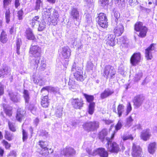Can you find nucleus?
I'll return each instance as SVG.
<instances>
[{
  "label": "nucleus",
  "instance_id": "64",
  "mask_svg": "<svg viewBox=\"0 0 157 157\" xmlns=\"http://www.w3.org/2000/svg\"><path fill=\"white\" fill-rule=\"evenodd\" d=\"M86 20L88 23H90L91 21V17L90 14H87L86 16Z\"/></svg>",
  "mask_w": 157,
  "mask_h": 157
},
{
  "label": "nucleus",
  "instance_id": "51",
  "mask_svg": "<svg viewBox=\"0 0 157 157\" xmlns=\"http://www.w3.org/2000/svg\"><path fill=\"white\" fill-rule=\"evenodd\" d=\"M99 3L102 7H104L108 5L109 0H100Z\"/></svg>",
  "mask_w": 157,
  "mask_h": 157
},
{
  "label": "nucleus",
  "instance_id": "21",
  "mask_svg": "<svg viewBox=\"0 0 157 157\" xmlns=\"http://www.w3.org/2000/svg\"><path fill=\"white\" fill-rule=\"evenodd\" d=\"M115 36L113 34H108L106 40V44L111 46H114L115 43Z\"/></svg>",
  "mask_w": 157,
  "mask_h": 157
},
{
  "label": "nucleus",
  "instance_id": "19",
  "mask_svg": "<svg viewBox=\"0 0 157 157\" xmlns=\"http://www.w3.org/2000/svg\"><path fill=\"white\" fill-rule=\"evenodd\" d=\"M124 106L123 104H119L117 108V111H116L115 104L113 105V111L117 114L119 117L121 116L122 113L124 111Z\"/></svg>",
  "mask_w": 157,
  "mask_h": 157
},
{
  "label": "nucleus",
  "instance_id": "58",
  "mask_svg": "<svg viewBox=\"0 0 157 157\" xmlns=\"http://www.w3.org/2000/svg\"><path fill=\"white\" fill-rule=\"evenodd\" d=\"M11 2V0H4L3 7L4 8L6 9L7 6L10 4Z\"/></svg>",
  "mask_w": 157,
  "mask_h": 157
},
{
  "label": "nucleus",
  "instance_id": "12",
  "mask_svg": "<svg viewBox=\"0 0 157 157\" xmlns=\"http://www.w3.org/2000/svg\"><path fill=\"white\" fill-rule=\"evenodd\" d=\"M45 90H47L48 92H52L56 95H60L59 88L57 87L51 86H46L43 87L41 90L42 92Z\"/></svg>",
  "mask_w": 157,
  "mask_h": 157
},
{
  "label": "nucleus",
  "instance_id": "32",
  "mask_svg": "<svg viewBox=\"0 0 157 157\" xmlns=\"http://www.w3.org/2000/svg\"><path fill=\"white\" fill-rule=\"evenodd\" d=\"M132 114L126 119L125 126L129 128L130 127L132 124V122L134 121L132 117Z\"/></svg>",
  "mask_w": 157,
  "mask_h": 157
},
{
  "label": "nucleus",
  "instance_id": "23",
  "mask_svg": "<svg viewBox=\"0 0 157 157\" xmlns=\"http://www.w3.org/2000/svg\"><path fill=\"white\" fill-rule=\"evenodd\" d=\"M151 136L149 129H146L142 132L141 134V138L144 141L148 140Z\"/></svg>",
  "mask_w": 157,
  "mask_h": 157
},
{
  "label": "nucleus",
  "instance_id": "2",
  "mask_svg": "<svg viewBox=\"0 0 157 157\" xmlns=\"http://www.w3.org/2000/svg\"><path fill=\"white\" fill-rule=\"evenodd\" d=\"M114 133L112 134L111 137H106V140L107 141L106 144V147L108 150L110 152L114 153H117L120 150L119 146L116 142H112V139L114 137Z\"/></svg>",
  "mask_w": 157,
  "mask_h": 157
},
{
  "label": "nucleus",
  "instance_id": "38",
  "mask_svg": "<svg viewBox=\"0 0 157 157\" xmlns=\"http://www.w3.org/2000/svg\"><path fill=\"white\" fill-rule=\"evenodd\" d=\"M10 13L9 9L7 10L6 9L5 13V17L6 22L7 24H8L10 21Z\"/></svg>",
  "mask_w": 157,
  "mask_h": 157
},
{
  "label": "nucleus",
  "instance_id": "1",
  "mask_svg": "<svg viewBox=\"0 0 157 157\" xmlns=\"http://www.w3.org/2000/svg\"><path fill=\"white\" fill-rule=\"evenodd\" d=\"M41 52V48L38 46H33L30 48V53L35 57L30 62L31 66L34 69H37L38 67V63L40 59V56Z\"/></svg>",
  "mask_w": 157,
  "mask_h": 157
},
{
  "label": "nucleus",
  "instance_id": "57",
  "mask_svg": "<svg viewBox=\"0 0 157 157\" xmlns=\"http://www.w3.org/2000/svg\"><path fill=\"white\" fill-rule=\"evenodd\" d=\"M124 2V0H114V3L117 6H119Z\"/></svg>",
  "mask_w": 157,
  "mask_h": 157
},
{
  "label": "nucleus",
  "instance_id": "35",
  "mask_svg": "<svg viewBox=\"0 0 157 157\" xmlns=\"http://www.w3.org/2000/svg\"><path fill=\"white\" fill-rule=\"evenodd\" d=\"M40 18L38 16L34 17L31 21L30 24L33 27H34L35 25L39 24L40 23Z\"/></svg>",
  "mask_w": 157,
  "mask_h": 157
},
{
  "label": "nucleus",
  "instance_id": "16",
  "mask_svg": "<svg viewBox=\"0 0 157 157\" xmlns=\"http://www.w3.org/2000/svg\"><path fill=\"white\" fill-rule=\"evenodd\" d=\"M64 155L66 156H70L75 154L76 152L74 149L71 147H67L63 150Z\"/></svg>",
  "mask_w": 157,
  "mask_h": 157
},
{
  "label": "nucleus",
  "instance_id": "8",
  "mask_svg": "<svg viewBox=\"0 0 157 157\" xmlns=\"http://www.w3.org/2000/svg\"><path fill=\"white\" fill-rule=\"evenodd\" d=\"M23 97L24 99L25 102L26 104V106L31 111L36 110V108L33 105H30L29 106V103L30 100V93L28 90H24L23 92Z\"/></svg>",
  "mask_w": 157,
  "mask_h": 157
},
{
  "label": "nucleus",
  "instance_id": "31",
  "mask_svg": "<svg viewBox=\"0 0 157 157\" xmlns=\"http://www.w3.org/2000/svg\"><path fill=\"white\" fill-rule=\"evenodd\" d=\"M10 72V68L6 66H4L2 69L0 70V77L4 76L8 74Z\"/></svg>",
  "mask_w": 157,
  "mask_h": 157
},
{
  "label": "nucleus",
  "instance_id": "29",
  "mask_svg": "<svg viewBox=\"0 0 157 157\" xmlns=\"http://www.w3.org/2000/svg\"><path fill=\"white\" fill-rule=\"evenodd\" d=\"M2 106L6 114L9 116H10L12 114V107L5 104H3Z\"/></svg>",
  "mask_w": 157,
  "mask_h": 157
},
{
  "label": "nucleus",
  "instance_id": "63",
  "mask_svg": "<svg viewBox=\"0 0 157 157\" xmlns=\"http://www.w3.org/2000/svg\"><path fill=\"white\" fill-rule=\"evenodd\" d=\"M87 67L89 70H92L93 68L94 65L92 62H88L87 63Z\"/></svg>",
  "mask_w": 157,
  "mask_h": 157
},
{
  "label": "nucleus",
  "instance_id": "30",
  "mask_svg": "<svg viewBox=\"0 0 157 157\" xmlns=\"http://www.w3.org/2000/svg\"><path fill=\"white\" fill-rule=\"evenodd\" d=\"M70 14L74 19H77L79 17V12L78 9L76 8H73L72 9Z\"/></svg>",
  "mask_w": 157,
  "mask_h": 157
},
{
  "label": "nucleus",
  "instance_id": "26",
  "mask_svg": "<svg viewBox=\"0 0 157 157\" xmlns=\"http://www.w3.org/2000/svg\"><path fill=\"white\" fill-rule=\"evenodd\" d=\"M114 92L113 90H110L109 89H105L104 92L101 94V97L104 99L112 95Z\"/></svg>",
  "mask_w": 157,
  "mask_h": 157
},
{
  "label": "nucleus",
  "instance_id": "13",
  "mask_svg": "<svg viewBox=\"0 0 157 157\" xmlns=\"http://www.w3.org/2000/svg\"><path fill=\"white\" fill-rule=\"evenodd\" d=\"M140 53H135L131 58V63L132 65L136 66L140 62Z\"/></svg>",
  "mask_w": 157,
  "mask_h": 157
},
{
  "label": "nucleus",
  "instance_id": "5",
  "mask_svg": "<svg viewBox=\"0 0 157 157\" xmlns=\"http://www.w3.org/2000/svg\"><path fill=\"white\" fill-rule=\"evenodd\" d=\"M116 73L114 68L110 65H106L104 67L103 72L102 73V75L107 79L110 75L111 78L113 77Z\"/></svg>",
  "mask_w": 157,
  "mask_h": 157
},
{
  "label": "nucleus",
  "instance_id": "34",
  "mask_svg": "<svg viewBox=\"0 0 157 157\" xmlns=\"http://www.w3.org/2000/svg\"><path fill=\"white\" fill-rule=\"evenodd\" d=\"M26 33L27 38L28 39L33 40L34 39V36L32 30L30 28L27 29L26 31Z\"/></svg>",
  "mask_w": 157,
  "mask_h": 157
},
{
  "label": "nucleus",
  "instance_id": "25",
  "mask_svg": "<svg viewBox=\"0 0 157 157\" xmlns=\"http://www.w3.org/2000/svg\"><path fill=\"white\" fill-rule=\"evenodd\" d=\"M53 9L52 8L47 9H43L42 11V14L44 18H49L50 17L51 12L52 11Z\"/></svg>",
  "mask_w": 157,
  "mask_h": 157
},
{
  "label": "nucleus",
  "instance_id": "42",
  "mask_svg": "<svg viewBox=\"0 0 157 157\" xmlns=\"http://www.w3.org/2000/svg\"><path fill=\"white\" fill-rule=\"evenodd\" d=\"M39 63V69L40 71H43L45 69L46 67V64L44 60H41L40 62L39 61V63Z\"/></svg>",
  "mask_w": 157,
  "mask_h": 157
},
{
  "label": "nucleus",
  "instance_id": "62",
  "mask_svg": "<svg viewBox=\"0 0 157 157\" xmlns=\"http://www.w3.org/2000/svg\"><path fill=\"white\" fill-rule=\"evenodd\" d=\"M128 4L131 6H134L137 2L136 0H128Z\"/></svg>",
  "mask_w": 157,
  "mask_h": 157
},
{
  "label": "nucleus",
  "instance_id": "53",
  "mask_svg": "<svg viewBox=\"0 0 157 157\" xmlns=\"http://www.w3.org/2000/svg\"><path fill=\"white\" fill-rule=\"evenodd\" d=\"M132 109L131 105L129 102H128L127 105V110L126 115H127L131 111Z\"/></svg>",
  "mask_w": 157,
  "mask_h": 157
},
{
  "label": "nucleus",
  "instance_id": "48",
  "mask_svg": "<svg viewBox=\"0 0 157 157\" xmlns=\"http://www.w3.org/2000/svg\"><path fill=\"white\" fill-rule=\"evenodd\" d=\"M5 138L7 140L10 141L12 140V135L10 134V132L8 131H5Z\"/></svg>",
  "mask_w": 157,
  "mask_h": 157
},
{
  "label": "nucleus",
  "instance_id": "55",
  "mask_svg": "<svg viewBox=\"0 0 157 157\" xmlns=\"http://www.w3.org/2000/svg\"><path fill=\"white\" fill-rule=\"evenodd\" d=\"M24 13L22 9L19 11L17 13V17L18 19L19 20H22L23 19V15Z\"/></svg>",
  "mask_w": 157,
  "mask_h": 157
},
{
  "label": "nucleus",
  "instance_id": "15",
  "mask_svg": "<svg viewBox=\"0 0 157 157\" xmlns=\"http://www.w3.org/2000/svg\"><path fill=\"white\" fill-rule=\"evenodd\" d=\"M53 13L51 17L50 18L51 21L54 25H56L58 22L59 14L57 11L55 9H53Z\"/></svg>",
  "mask_w": 157,
  "mask_h": 157
},
{
  "label": "nucleus",
  "instance_id": "44",
  "mask_svg": "<svg viewBox=\"0 0 157 157\" xmlns=\"http://www.w3.org/2000/svg\"><path fill=\"white\" fill-rule=\"evenodd\" d=\"M84 95L86 98L87 101L89 102H91L94 99V97L92 95H89L86 94H84Z\"/></svg>",
  "mask_w": 157,
  "mask_h": 157
},
{
  "label": "nucleus",
  "instance_id": "33",
  "mask_svg": "<svg viewBox=\"0 0 157 157\" xmlns=\"http://www.w3.org/2000/svg\"><path fill=\"white\" fill-rule=\"evenodd\" d=\"M48 97L47 96H44L41 99V105L44 107H47L48 105Z\"/></svg>",
  "mask_w": 157,
  "mask_h": 157
},
{
  "label": "nucleus",
  "instance_id": "18",
  "mask_svg": "<svg viewBox=\"0 0 157 157\" xmlns=\"http://www.w3.org/2000/svg\"><path fill=\"white\" fill-rule=\"evenodd\" d=\"M71 52L70 49L67 47H64L62 48V55L65 59H68L69 57L71 55Z\"/></svg>",
  "mask_w": 157,
  "mask_h": 157
},
{
  "label": "nucleus",
  "instance_id": "20",
  "mask_svg": "<svg viewBox=\"0 0 157 157\" xmlns=\"http://www.w3.org/2000/svg\"><path fill=\"white\" fill-rule=\"evenodd\" d=\"M154 49L153 44H151L145 50V57L147 59H151L152 58V51Z\"/></svg>",
  "mask_w": 157,
  "mask_h": 157
},
{
  "label": "nucleus",
  "instance_id": "9",
  "mask_svg": "<svg viewBox=\"0 0 157 157\" xmlns=\"http://www.w3.org/2000/svg\"><path fill=\"white\" fill-rule=\"evenodd\" d=\"M86 151L89 155H99L101 157H107L108 156V153L105 150L104 148H99L96 150L94 153H92L91 150L86 149Z\"/></svg>",
  "mask_w": 157,
  "mask_h": 157
},
{
  "label": "nucleus",
  "instance_id": "54",
  "mask_svg": "<svg viewBox=\"0 0 157 157\" xmlns=\"http://www.w3.org/2000/svg\"><path fill=\"white\" fill-rule=\"evenodd\" d=\"M28 139L27 132L24 129H22V140L23 141L26 140Z\"/></svg>",
  "mask_w": 157,
  "mask_h": 157
},
{
  "label": "nucleus",
  "instance_id": "60",
  "mask_svg": "<svg viewBox=\"0 0 157 157\" xmlns=\"http://www.w3.org/2000/svg\"><path fill=\"white\" fill-rule=\"evenodd\" d=\"M8 124L9 128L13 132H14L16 131L15 128L14 127V124H13L9 122Z\"/></svg>",
  "mask_w": 157,
  "mask_h": 157
},
{
  "label": "nucleus",
  "instance_id": "10",
  "mask_svg": "<svg viewBox=\"0 0 157 157\" xmlns=\"http://www.w3.org/2000/svg\"><path fill=\"white\" fill-rule=\"evenodd\" d=\"M132 155L133 157H140L142 155V149L139 145L133 144Z\"/></svg>",
  "mask_w": 157,
  "mask_h": 157
},
{
  "label": "nucleus",
  "instance_id": "59",
  "mask_svg": "<svg viewBox=\"0 0 157 157\" xmlns=\"http://www.w3.org/2000/svg\"><path fill=\"white\" fill-rule=\"evenodd\" d=\"M42 2L41 0H36V9L38 10L40 9Z\"/></svg>",
  "mask_w": 157,
  "mask_h": 157
},
{
  "label": "nucleus",
  "instance_id": "3",
  "mask_svg": "<svg viewBox=\"0 0 157 157\" xmlns=\"http://www.w3.org/2000/svg\"><path fill=\"white\" fill-rule=\"evenodd\" d=\"M71 71L73 72L75 78L78 81H82L86 78L85 75L83 74L81 68L77 67L75 64L73 65Z\"/></svg>",
  "mask_w": 157,
  "mask_h": 157
},
{
  "label": "nucleus",
  "instance_id": "50",
  "mask_svg": "<svg viewBox=\"0 0 157 157\" xmlns=\"http://www.w3.org/2000/svg\"><path fill=\"white\" fill-rule=\"evenodd\" d=\"M21 44V39H18L17 40V41L16 42V51L18 55H19L20 54V52H19V50L20 49V46Z\"/></svg>",
  "mask_w": 157,
  "mask_h": 157
},
{
  "label": "nucleus",
  "instance_id": "7",
  "mask_svg": "<svg viewBox=\"0 0 157 157\" xmlns=\"http://www.w3.org/2000/svg\"><path fill=\"white\" fill-rule=\"evenodd\" d=\"M97 22L99 25L103 28L107 27V19L105 14L100 13L97 18Z\"/></svg>",
  "mask_w": 157,
  "mask_h": 157
},
{
  "label": "nucleus",
  "instance_id": "46",
  "mask_svg": "<svg viewBox=\"0 0 157 157\" xmlns=\"http://www.w3.org/2000/svg\"><path fill=\"white\" fill-rule=\"evenodd\" d=\"M122 138L123 140L125 141L128 139H130L132 140L133 138L131 135H127L126 134H124L121 137Z\"/></svg>",
  "mask_w": 157,
  "mask_h": 157
},
{
  "label": "nucleus",
  "instance_id": "4",
  "mask_svg": "<svg viewBox=\"0 0 157 157\" xmlns=\"http://www.w3.org/2000/svg\"><path fill=\"white\" fill-rule=\"evenodd\" d=\"M135 29L136 31L139 32V34H138L139 36L143 38L146 36L147 29L143 25L142 22H137L135 25Z\"/></svg>",
  "mask_w": 157,
  "mask_h": 157
},
{
  "label": "nucleus",
  "instance_id": "49",
  "mask_svg": "<svg viewBox=\"0 0 157 157\" xmlns=\"http://www.w3.org/2000/svg\"><path fill=\"white\" fill-rule=\"evenodd\" d=\"M49 153L48 151V149L47 147L46 149H42L41 151H40V153L41 155L44 156L48 155Z\"/></svg>",
  "mask_w": 157,
  "mask_h": 157
},
{
  "label": "nucleus",
  "instance_id": "61",
  "mask_svg": "<svg viewBox=\"0 0 157 157\" xmlns=\"http://www.w3.org/2000/svg\"><path fill=\"white\" fill-rule=\"evenodd\" d=\"M17 153L16 151L13 150L11 151L10 153L7 155V156H12V157H16Z\"/></svg>",
  "mask_w": 157,
  "mask_h": 157
},
{
  "label": "nucleus",
  "instance_id": "45",
  "mask_svg": "<svg viewBox=\"0 0 157 157\" xmlns=\"http://www.w3.org/2000/svg\"><path fill=\"white\" fill-rule=\"evenodd\" d=\"M143 75L141 71H139L136 73L134 76V80L136 81L140 80Z\"/></svg>",
  "mask_w": 157,
  "mask_h": 157
},
{
  "label": "nucleus",
  "instance_id": "24",
  "mask_svg": "<svg viewBox=\"0 0 157 157\" xmlns=\"http://www.w3.org/2000/svg\"><path fill=\"white\" fill-rule=\"evenodd\" d=\"M25 113V112L21 109H18L16 116L17 120L21 122L24 117Z\"/></svg>",
  "mask_w": 157,
  "mask_h": 157
},
{
  "label": "nucleus",
  "instance_id": "17",
  "mask_svg": "<svg viewBox=\"0 0 157 157\" xmlns=\"http://www.w3.org/2000/svg\"><path fill=\"white\" fill-rule=\"evenodd\" d=\"M124 30V28L123 25L120 24L114 28L113 30V32L116 36H119L122 34Z\"/></svg>",
  "mask_w": 157,
  "mask_h": 157
},
{
  "label": "nucleus",
  "instance_id": "27",
  "mask_svg": "<svg viewBox=\"0 0 157 157\" xmlns=\"http://www.w3.org/2000/svg\"><path fill=\"white\" fill-rule=\"evenodd\" d=\"M108 131L106 129H103L99 134V138L103 142L106 136L108 135Z\"/></svg>",
  "mask_w": 157,
  "mask_h": 157
},
{
  "label": "nucleus",
  "instance_id": "39",
  "mask_svg": "<svg viewBox=\"0 0 157 157\" xmlns=\"http://www.w3.org/2000/svg\"><path fill=\"white\" fill-rule=\"evenodd\" d=\"M38 24L39 25L38 28V31H43L45 28L46 25V22L43 21L40 22Z\"/></svg>",
  "mask_w": 157,
  "mask_h": 157
},
{
  "label": "nucleus",
  "instance_id": "37",
  "mask_svg": "<svg viewBox=\"0 0 157 157\" xmlns=\"http://www.w3.org/2000/svg\"><path fill=\"white\" fill-rule=\"evenodd\" d=\"M120 17V14L117 12H115L114 13V16L112 19V22L115 24H117L118 21V19Z\"/></svg>",
  "mask_w": 157,
  "mask_h": 157
},
{
  "label": "nucleus",
  "instance_id": "47",
  "mask_svg": "<svg viewBox=\"0 0 157 157\" xmlns=\"http://www.w3.org/2000/svg\"><path fill=\"white\" fill-rule=\"evenodd\" d=\"M39 145L42 149H46L48 146L47 142L45 141H40L39 142Z\"/></svg>",
  "mask_w": 157,
  "mask_h": 157
},
{
  "label": "nucleus",
  "instance_id": "41",
  "mask_svg": "<svg viewBox=\"0 0 157 157\" xmlns=\"http://www.w3.org/2000/svg\"><path fill=\"white\" fill-rule=\"evenodd\" d=\"M63 109L61 106L57 109L55 113V115L57 117L59 118L62 116Z\"/></svg>",
  "mask_w": 157,
  "mask_h": 157
},
{
  "label": "nucleus",
  "instance_id": "56",
  "mask_svg": "<svg viewBox=\"0 0 157 157\" xmlns=\"http://www.w3.org/2000/svg\"><path fill=\"white\" fill-rule=\"evenodd\" d=\"M2 143L3 144V145L5 146L6 149H9L11 147L10 144L5 140H3L2 141Z\"/></svg>",
  "mask_w": 157,
  "mask_h": 157
},
{
  "label": "nucleus",
  "instance_id": "52",
  "mask_svg": "<svg viewBox=\"0 0 157 157\" xmlns=\"http://www.w3.org/2000/svg\"><path fill=\"white\" fill-rule=\"evenodd\" d=\"M32 80L34 83H37L40 86L42 85V84L40 83V80H42V79L40 78V80L38 79L37 78L36 76L33 75V76Z\"/></svg>",
  "mask_w": 157,
  "mask_h": 157
},
{
  "label": "nucleus",
  "instance_id": "28",
  "mask_svg": "<svg viewBox=\"0 0 157 157\" xmlns=\"http://www.w3.org/2000/svg\"><path fill=\"white\" fill-rule=\"evenodd\" d=\"M156 149V144L155 142L150 144L148 146V150L149 152L153 154L155 152Z\"/></svg>",
  "mask_w": 157,
  "mask_h": 157
},
{
  "label": "nucleus",
  "instance_id": "14",
  "mask_svg": "<svg viewBox=\"0 0 157 157\" xmlns=\"http://www.w3.org/2000/svg\"><path fill=\"white\" fill-rule=\"evenodd\" d=\"M72 104L74 108L80 109L83 106V101L81 99L75 98L72 100Z\"/></svg>",
  "mask_w": 157,
  "mask_h": 157
},
{
  "label": "nucleus",
  "instance_id": "43",
  "mask_svg": "<svg viewBox=\"0 0 157 157\" xmlns=\"http://www.w3.org/2000/svg\"><path fill=\"white\" fill-rule=\"evenodd\" d=\"M123 121L121 120H120L117 124L115 126V130L118 131L120 130L122 126Z\"/></svg>",
  "mask_w": 157,
  "mask_h": 157
},
{
  "label": "nucleus",
  "instance_id": "40",
  "mask_svg": "<svg viewBox=\"0 0 157 157\" xmlns=\"http://www.w3.org/2000/svg\"><path fill=\"white\" fill-rule=\"evenodd\" d=\"M6 36L7 35L6 33L4 31H2L1 33L0 37V40L3 43H5L6 42L7 40Z\"/></svg>",
  "mask_w": 157,
  "mask_h": 157
},
{
  "label": "nucleus",
  "instance_id": "36",
  "mask_svg": "<svg viewBox=\"0 0 157 157\" xmlns=\"http://www.w3.org/2000/svg\"><path fill=\"white\" fill-rule=\"evenodd\" d=\"M95 106V103L94 102H92L90 103L88 107V113L92 115L94 112V108Z\"/></svg>",
  "mask_w": 157,
  "mask_h": 157
},
{
  "label": "nucleus",
  "instance_id": "6",
  "mask_svg": "<svg viewBox=\"0 0 157 157\" xmlns=\"http://www.w3.org/2000/svg\"><path fill=\"white\" fill-rule=\"evenodd\" d=\"M83 127L88 132L93 131L98 128L99 123L97 121L87 122L83 124Z\"/></svg>",
  "mask_w": 157,
  "mask_h": 157
},
{
  "label": "nucleus",
  "instance_id": "11",
  "mask_svg": "<svg viewBox=\"0 0 157 157\" xmlns=\"http://www.w3.org/2000/svg\"><path fill=\"white\" fill-rule=\"evenodd\" d=\"M144 99V97L142 95H138L134 98L133 100L134 105L135 107H139L143 103Z\"/></svg>",
  "mask_w": 157,
  "mask_h": 157
},
{
  "label": "nucleus",
  "instance_id": "22",
  "mask_svg": "<svg viewBox=\"0 0 157 157\" xmlns=\"http://www.w3.org/2000/svg\"><path fill=\"white\" fill-rule=\"evenodd\" d=\"M11 100L14 102H18L20 100V95L16 92H11L9 94Z\"/></svg>",
  "mask_w": 157,
  "mask_h": 157
}]
</instances>
